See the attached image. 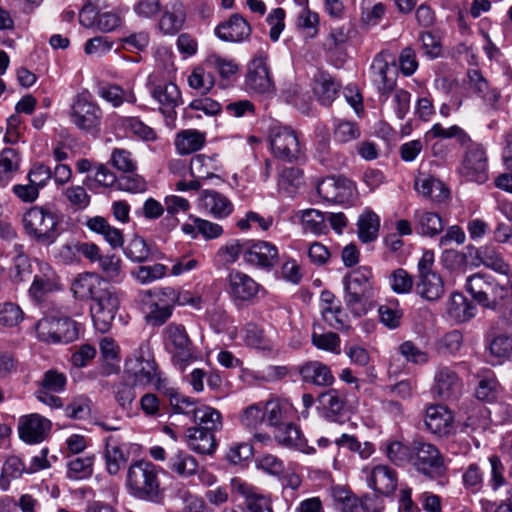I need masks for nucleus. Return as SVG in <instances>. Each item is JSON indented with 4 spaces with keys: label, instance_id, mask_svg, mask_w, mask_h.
<instances>
[{
    "label": "nucleus",
    "instance_id": "1",
    "mask_svg": "<svg viewBox=\"0 0 512 512\" xmlns=\"http://www.w3.org/2000/svg\"><path fill=\"white\" fill-rule=\"evenodd\" d=\"M344 301L348 310L356 317L365 315L368 302L375 294L372 269L359 266L348 272L343 278Z\"/></svg>",
    "mask_w": 512,
    "mask_h": 512
},
{
    "label": "nucleus",
    "instance_id": "2",
    "mask_svg": "<svg viewBox=\"0 0 512 512\" xmlns=\"http://www.w3.org/2000/svg\"><path fill=\"white\" fill-rule=\"evenodd\" d=\"M125 484L128 493L136 499L157 502L161 498L159 469L150 461L137 460L131 463Z\"/></svg>",
    "mask_w": 512,
    "mask_h": 512
},
{
    "label": "nucleus",
    "instance_id": "3",
    "mask_svg": "<svg viewBox=\"0 0 512 512\" xmlns=\"http://www.w3.org/2000/svg\"><path fill=\"white\" fill-rule=\"evenodd\" d=\"M22 222L27 235L41 245L53 244L60 235L58 216L49 208H29L24 213Z\"/></svg>",
    "mask_w": 512,
    "mask_h": 512
},
{
    "label": "nucleus",
    "instance_id": "4",
    "mask_svg": "<svg viewBox=\"0 0 512 512\" xmlns=\"http://www.w3.org/2000/svg\"><path fill=\"white\" fill-rule=\"evenodd\" d=\"M509 284L500 283L486 273H475L466 280V289L485 308L495 309L508 294Z\"/></svg>",
    "mask_w": 512,
    "mask_h": 512
},
{
    "label": "nucleus",
    "instance_id": "5",
    "mask_svg": "<svg viewBox=\"0 0 512 512\" xmlns=\"http://www.w3.org/2000/svg\"><path fill=\"white\" fill-rule=\"evenodd\" d=\"M69 117L79 130L97 135L101 130L103 112L88 93L78 94L71 104Z\"/></svg>",
    "mask_w": 512,
    "mask_h": 512
},
{
    "label": "nucleus",
    "instance_id": "6",
    "mask_svg": "<svg viewBox=\"0 0 512 512\" xmlns=\"http://www.w3.org/2000/svg\"><path fill=\"white\" fill-rule=\"evenodd\" d=\"M434 262V253L426 250L423 252L417 265L418 276L415 292L427 301H437L445 292L442 277L433 270Z\"/></svg>",
    "mask_w": 512,
    "mask_h": 512
},
{
    "label": "nucleus",
    "instance_id": "7",
    "mask_svg": "<svg viewBox=\"0 0 512 512\" xmlns=\"http://www.w3.org/2000/svg\"><path fill=\"white\" fill-rule=\"evenodd\" d=\"M124 374L133 386L154 384L158 391L166 388V379L161 377L154 359L145 358L142 351L125 361Z\"/></svg>",
    "mask_w": 512,
    "mask_h": 512
},
{
    "label": "nucleus",
    "instance_id": "8",
    "mask_svg": "<svg viewBox=\"0 0 512 512\" xmlns=\"http://www.w3.org/2000/svg\"><path fill=\"white\" fill-rule=\"evenodd\" d=\"M122 295L121 291L106 284L93 299L90 312L94 326L99 332L106 333L111 328L120 307Z\"/></svg>",
    "mask_w": 512,
    "mask_h": 512
},
{
    "label": "nucleus",
    "instance_id": "9",
    "mask_svg": "<svg viewBox=\"0 0 512 512\" xmlns=\"http://www.w3.org/2000/svg\"><path fill=\"white\" fill-rule=\"evenodd\" d=\"M40 341L49 344L70 343L78 338L77 323L69 317L46 316L36 324Z\"/></svg>",
    "mask_w": 512,
    "mask_h": 512
},
{
    "label": "nucleus",
    "instance_id": "10",
    "mask_svg": "<svg viewBox=\"0 0 512 512\" xmlns=\"http://www.w3.org/2000/svg\"><path fill=\"white\" fill-rule=\"evenodd\" d=\"M411 463L418 472L430 478L441 477L446 472L444 459L439 449L422 439L412 441Z\"/></svg>",
    "mask_w": 512,
    "mask_h": 512
},
{
    "label": "nucleus",
    "instance_id": "11",
    "mask_svg": "<svg viewBox=\"0 0 512 512\" xmlns=\"http://www.w3.org/2000/svg\"><path fill=\"white\" fill-rule=\"evenodd\" d=\"M165 347L172 355V362L181 371L194 360L193 343L182 324L170 323L163 331Z\"/></svg>",
    "mask_w": 512,
    "mask_h": 512
},
{
    "label": "nucleus",
    "instance_id": "12",
    "mask_svg": "<svg viewBox=\"0 0 512 512\" xmlns=\"http://www.w3.org/2000/svg\"><path fill=\"white\" fill-rule=\"evenodd\" d=\"M269 143L273 155L286 162L298 161L302 149L296 132L290 127L273 124L269 127Z\"/></svg>",
    "mask_w": 512,
    "mask_h": 512
},
{
    "label": "nucleus",
    "instance_id": "13",
    "mask_svg": "<svg viewBox=\"0 0 512 512\" xmlns=\"http://www.w3.org/2000/svg\"><path fill=\"white\" fill-rule=\"evenodd\" d=\"M463 156L459 173L468 181L484 183L488 179V157L485 148L472 141Z\"/></svg>",
    "mask_w": 512,
    "mask_h": 512
},
{
    "label": "nucleus",
    "instance_id": "14",
    "mask_svg": "<svg viewBox=\"0 0 512 512\" xmlns=\"http://www.w3.org/2000/svg\"><path fill=\"white\" fill-rule=\"evenodd\" d=\"M19 438L30 445L46 440L52 430L50 419L38 413L23 415L18 420Z\"/></svg>",
    "mask_w": 512,
    "mask_h": 512
},
{
    "label": "nucleus",
    "instance_id": "15",
    "mask_svg": "<svg viewBox=\"0 0 512 512\" xmlns=\"http://www.w3.org/2000/svg\"><path fill=\"white\" fill-rule=\"evenodd\" d=\"M373 83L382 96L394 91L396 85V70L394 59L388 52H380L373 59L371 65Z\"/></svg>",
    "mask_w": 512,
    "mask_h": 512
},
{
    "label": "nucleus",
    "instance_id": "16",
    "mask_svg": "<svg viewBox=\"0 0 512 512\" xmlns=\"http://www.w3.org/2000/svg\"><path fill=\"white\" fill-rule=\"evenodd\" d=\"M317 192L328 202L345 204L353 200L355 185L344 176H328L318 184Z\"/></svg>",
    "mask_w": 512,
    "mask_h": 512
},
{
    "label": "nucleus",
    "instance_id": "17",
    "mask_svg": "<svg viewBox=\"0 0 512 512\" xmlns=\"http://www.w3.org/2000/svg\"><path fill=\"white\" fill-rule=\"evenodd\" d=\"M424 423L426 429L439 438H447L454 434V416L444 405L434 404L427 407Z\"/></svg>",
    "mask_w": 512,
    "mask_h": 512
},
{
    "label": "nucleus",
    "instance_id": "18",
    "mask_svg": "<svg viewBox=\"0 0 512 512\" xmlns=\"http://www.w3.org/2000/svg\"><path fill=\"white\" fill-rule=\"evenodd\" d=\"M462 387V380L452 367L443 365L437 367L432 391L438 398L457 399L462 392Z\"/></svg>",
    "mask_w": 512,
    "mask_h": 512
},
{
    "label": "nucleus",
    "instance_id": "19",
    "mask_svg": "<svg viewBox=\"0 0 512 512\" xmlns=\"http://www.w3.org/2000/svg\"><path fill=\"white\" fill-rule=\"evenodd\" d=\"M279 260L278 248L267 241L247 243L244 250V261L248 265L263 270H271Z\"/></svg>",
    "mask_w": 512,
    "mask_h": 512
},
{
    "label": "nucleus",
    "instance_id": "20",
    "mask_svg": "<svg viewBox=\"0 0 512 512\" xmlns=\"http://www.w3.org/2000/svg\"><path fill=\"white\" fill-rule=\"evenodd\" d=\"M150 93L159 103L160 112L166 118L174 120L176 117L175 108L182 103L181 92L173 82L162 81L150 84Z\"/></svg>",
    "mask_w": 512,
    "mask_h": 512
},
{
    "label": "nucleus",
    "instance_id": "21",
    "mask_svg": "<svg viewBox=\"0 0 512 512\" xmlns=\"http://www.w3.org/2000/svg\"><path fill=\"white\" fill-rule=\"evenodd\" d=\"M246 86L249 90L259 94L273 91L274 82L265 56H256L250 62L246 75Z\"/></svg>",
    "mask_w": 512,
    "mask_h": 512
},
{
    "label": "nucleus",
    "instance_id": "22",
    "mask_svg": "<svg viewBox=\"0 0 512 512\" xmlns=\"http://www.w3.org/2000/svg\"><path fill=\"white\" fill-rule=\"evenodd\" d=\"M227 279V291L233 301L237 303L252 301L261 289L260 284L252 277L238 270H232Z\"/></svg>",
    "mask_w": 512,
    "mask_h": 512
},
{
    "label": "nucleus",
    "instance_id": "23",
    "mask_svg": "<svg viewBox=\"0 0 512 512\" xmlns=\"http://www.w3.org/2000/svg\"><path fill=\"white\" fill-rule=\"evenodd\" d=\"M298 373L303 383L316 387H330L335 382L331 368L321 361L311 360L298 367Z\"/></svg>",
    "mask_w": 512,
    "mask_h": 512
},
{
    "label": "nucleus",
    "instance_id": "24",
    "mask_svg": "<svg viewBox=\"0 0 512 512\" xmlns=\"http://www.w3.org/2000/svg\"><path fill=\"white\" fill-rule=\"evenodd\" d=\"M216 36L224 42H242L251 34L250 24L238 13L215 28Z\"/></svg>",
    "mask_w": 512,
    "mask_h": 512
},
{
    "label": "nucleus",
    "instance_id": "25",
    "mask_svg": "<svg viewBox=\"0 0 512 512\" xmlns=\"http://www.w3.org/2000/svg\"><path fill=\"white\" fill-rule=\"evenodd\" d=\"M414 188L422 197L436 203L444 202L450 194L449 189L442 181L421 171L415 177Z\"/></svg>",
    "mask_w": 512,
    "mask_h": 512
},
{
    "label": "nucleus",
    "instance_id": "26",
    "mask_svg": "<svg viewBox=\"0 0 512 512\" xmlns=\"http://www.w3.org/2000/svg\"><path fill=\"white\" fill-rule=\"evenodd\" d=\"M321 313L324 321L332 328L342 330L347 327V315L343 311L341 302L336 296L324 290L320 295Z\"/></svg>",
    "mask_w": 512,
    "mask_h": 512
},
{
    "label": "nucleus",
    "instance_id": "27",
    "mask_svg": "<svg viewBox=\"0 0 512 512\" xmlns=\"http://www.w3.org/2000/svg\"><path fill=\"white\" fill-rule=\"evenodd\" d=\"M199 208L216 219L228 217L233 211L232 202L215 190H203L199 197Z\"/></svg>",
    "mask_w": 512,
    "mask_h": 512
},
{
    "label": "nucleus",
    "instance_id": "28",
    "mask_svg": "<svg viewBox=\"0 0 512 512\" xmlns=\"http://www.w3.org/2000/svg\"><path fill=\"white\" fill-rule=\"evenodd\" d=\"M59 289L58 276L48 265L41 268V273L34 276L29 288L30 297L37 303H41L45 296Z\"/></svg>",
    "mask_w": 512,
    "mask_h": 512
},
{
    "label": "nucleus",
    "instance_id": "29",
    "mask_svg": "<svg viewBox=\"0 0 512 512\" xmlns=\"http://www.w3.org/2000/svg\"><path fill=\"white\" fill-rule=\"evenodd\" d=\"M186 21V11L181 2H174L170 9L163 8L158 20V29L164 35H175L183 27Z\"/></svg>",
    "mask_w": 512,
    "mask_h": 512
},
{
    "label": "nucleus",
    "instance_id": "30",
    "mask_svg": "<svg viewBox=\"0 0 512 512\" xmlns=\"http://www.w3.org/2000/svg\"><path fill=\"white\" fill-rule=\"evenodd\" d=\"M187 446L198 454H212L217 446L215 433L198 427H189L184 435Z\"/></svg>",
    "mask_w": 512,
    "mask_h": 512
},
{
    "label": "nucleus",
    "instance_id": "31",
    "mask_svg": "<svg viewBox=\"0 0 512 512\" xmlns=\"http://www.w3.org/2000/svg\"><path fill=\"white\" fill-rule=\"evenodd\" d=\"M368 482L378 494L389 496L396 490L397 474L392 468L379 465L372 469Z\"/></svg>",
    "mask_w": 512,
    "mask_h": 512
},
{
    "label": "nucleus",
    "instance_id": "32",
    "mask_svg": "<svg viewBox=\"0 0 512 512\" xmlns=\"http://www.w3.org/2000/svg\"><path fill=\"white\" fill-rule=\"evenodd\" d=\"M106 282L97 274H80L72 283L74 295L81 300L94 299L106 286Z\"/></svg>",
    "mask_w": 512,
    "mask_h": 512
},
{
    "label": "nucleus",
    "instance_id": "33",
    "mask_svg": "<svg viewBox=\"0 0 512 512\" xmlns=\"http://www.w3.org/2000/svg\"><path fill=\"white\" fill-rule=\"evenodd\" d=\"M340 84L329 74L319 72L314 78L313 91L318 102L328 107L336 99Z\"/></svg>",
    "mask_w": 512,
    "mask_h": 512
},
{
    "label": "nucleus",
    "instance_id": "34",
    "mask_svg": "<svg viewBox=\"0 0 512 512\" xmlns=\"http://www.w3.org/2000/svg\"><path fill=\"white\" fill-rule=\"evenodd\" d=\"M167 467L181 478H189L199 471V463L196 458L183 450H177L169 456Z\"/></svg>",
    "mask_w": 512,
    "mask_h": 512
},
{
    "label": "nucleus",
    "instance_id": "35",
    "mask_svg": "<svg viewBox=\"0 0 512 512\" xmlns=\"http://www.w3.org/2000/svg\"><path fill=\"white\" fill-rule=\"evenodd\" d=\"M476 255L484 266L506 275L508 277L507 284H509V289L512 290V272L510 271V266L494 247L488 245L481 246L477 250Z\"/></svg>",
    "mask_w": 512,
    "mask_h": 512
},
{
    "label": "nucleus",
    "instance_id": "36",
    "mask_svg": "<svg viewBox=\"0 0 512 512\" xmlns=\"http://www.w3.org/2000/svg\"><path fill=\"white\" fill-rule=\"evenodd\" d=\"M469 88L480 97L487 105L495 107L500 99V92L496 88H491L487 80L479 70L468 71Z\"/></svg>",
    "mask_w": 512,
    "mask_h": 512
},
{
    "label": "nucleus",
    "instance_id": "37",
    "mask_svg": "<svg viewBox=\"0 0 512 512\" xmlns=\"http://www.w3.org/2000/svg\"><path fill=\"white\" fill-rule=\"evenodd\" d=\"M476 307L462 294L454 292L447 302V314L456 323H464L475 316Z\"/></svg>",
    "mask_w": 512,
    "mask_h": 512
},
{
    "label": "nucleus",
    "instance_id": "38",
    "mask_svg": "<svg viewBox=\"0 0 512 512\" xmlns=\"http://www.w3.org/2000/svg\"><path fill=\"white\" fill-rule=\"evenodd\" d=\"M206 143V134L196 129L178 132L175 137V148L180 155H189L200 150Z\"/></svg>",
    "mask_w": 512,
    "mask_h": 512
},
{
    "label": "nucleus",
    "instance_id": "39",
    "mask_svg": "<svg viewBox=\"0 0 512 512\" xmlns=\"http://www.w3.org/2000/svg\"><path fill=\"white\" fill-rule=\"evenodd\" d=\"M414 224L416 231L427 237H434L441 233L444 223L440 215L426 210H417L414 213Z\"/></svg>",
    "mask_w": 512,
    "mask_h": 512
},
{
    "label": "nucleus",
    "instance_id": "40",
    "mask_svg": "<svg viewBox=\"0 0 512 512\" xmlns=\"http://www.w3.org/2000/svg\"><path fill=\"white\" fill-rule=\"evenodd\" d=\"M87 227L104 237L112 248L121 247L124 243L122 231L111 226L108 221L101 216H95L87 220Z\"/></svg>",
    "mask_w": 512,
    "mask_h": 512
},
{
    "label": "nucleus",
    "instance_id": "41",
    "mask_svg": "<svg viewBox=\"0 0 512 512\" xmlns=\"http://www.w3.org/2000/svg\"><path fill=\"white\" fill-rule=\"evenodd\" d=\"M97 94L113 107H120L124 102L135 104L137 98L132 90H124L117 84L106 83L100 85Z\"/></svg>",
    "mask_w": 512,
    "mask_h": 512
},
{
    "label": "nucleus",
    "instance_id": "42",
    "mask_svg": "<svg viewBox=\"0 0 512 512\" xmlns=\"http://www.w3.org/2000/svg\"><path fill=\"white\" fill-rule=\"evenodd\" d=\"M275 440L284 447L310 452L306 450V440L302 437L300 429L293 423L279 426L275 431Z\"/></svg>",
    "mask_w": 512,
    "mask_h": 512
},
{
    "label": "nucleus",
    "instance_id": "43",
    "mask_svg": "<svg viewBox=\"0 0 512 512\" xmlns=\"http://www.w3.org/2000/svg\"><path fill=\"white\" fill-rule=\"evenodd\" d=\"M318 402L325 410L326 417L335 420L344 410L346 397L340 390L331 388L318 396Z\"/></svg>",
    "mask_w": 512,
    "mask_h": 512
},
{
    "label": "nucleus",
    "instance_id": "44",
    "mask_svg": "<svg viewBox=\"0 0 512 512\" xmlns=\"http://www.w3.org/2000/svg\"><path fill=\"white\" fill-rule=\"evenodd\" d=\"M207 68L209 67L205 65V62L202 65L195 66L187 78L189 87L198 91L201 95L208 94L215 85V77L207 71Z\"/></svg>",
    "mask_w": 512,
    "mask_h": 512
},
{
    "label": "nucleus",
    "instance_id": "45",
    "mask_svg": "<svg viewBox=\"0 0 512 512\" xmlns=\"http://www.w3.org/2000/svg\"><path fill=\"white\" fill-rule=\"evenodd\" d=\"M334 505L340 512H360L361 501L350 489L344 486H334L331 489Z\"/></svg>",
    "mask_w": 512,
    "mask_h": 512
},
{
    "label": "nucleus",
    "instance_id": "46",
    "mask_svg": "<svg viewBox=\"0 0 512 512\" xmlns=\"http://www.w3.org/2000/svg\"><path fill=\"white\" fill-rule=\"evenodd\" d=\"M195 427L216 432L222 428V415L213 407L200 405L193 417Z\"/></svg>",
    "mask_w": 512,
    "mask_h": 512
},
{
    "label": "nucleus",
    "instance_id": "47",
    "mask_svg": "<svg viewBox=\"0 0 512 512\" xmlns=\"http://www.w3.org/2000/svg\"><path fill=\"white\" fill-rule=\"evenodd\" d=\"M95 455L72 457L67 462V477L72 480L88 479L93 474Z\"/></svg>",
    "mask_w": 512,
    "mask_h": 512
},
{
    "label": "nucleus",
    "instance_id": "48",
    "mask_svg": "<svg viewBox=\"0 0 512 512\" xmlns=\"http://www.w3.org/2000/svg\"><path fill=\"white\" fill-rule=\"evenodd\" d=\"M105 460L110 475H116L126 462V456L113 436L105 439Z\"/></svg>",
    "mask_w": 512,
    "mask_h": 512
},
{
    "label": "nucleus",
    "instance_id": "49",
    "mask_svg": "<svg viewBox=\"0 0 512 512\" xmlns=\"http://www.w3.org/2000/svg\"><path fill=\"white\" fill-rule=\"evenodd\" d=\"M358 237L363 243L374 241L378 237L380 228V218L373 211H366L359 216Z\"/></svg>",
    "mask_w": 512,
    "mask_h": 512
},
{
    "label": "nucleus",
    "instance_id": "50",
    "mask_svg": "<svg viewBox=\"0 0 512 512\" xmlns=\"http://www.w3.org/2000/svg\"><path fill=\"white\" fill-rule=\"evenodd\" d=\"M217 166L214 157L205 154H197L190 161V175L199 180H207L215 177Z\"/></svg>",
    "mask_w": 512,
    "mask_h": 512
},
{
    "label": "nucleus",
    "instance_id": "51",
    "mask_svg": "<svg viewBox=\"0 0 512 512\" xmlns=\"http://www.w3.org/2000/svg\"><path fill=\"white\" fill-rule=\"evenodd\" d=\"M119 122L122 127L128 129L135 137L145 142H155L158 139L156 130L138 117H121Z\"/></svg>",
    "mask_w": 512,
    "mask_h": 512
},
{
    "label": "nucleus",
    "instance_id": "52",
    "mask_svg": "<svg viewBox=\"0 0 512 512\" xmlns=\"http://www.w3.org/2000/svg\"><path fill=\"white\" fill-rule=\"evenodd\" d=\"M20 156L13 148H5L0 153V182L7 184L19 169Z\"/></svg>",
    "mask_w": 512,
    "mask_h": 512
},
{
    "label": "nucleus",
    "instance_id": "53",
    "mask_svg": "<svg viewBox=\"0 0 512 512\" xmlns=\"http://www.w3.org/2000/svg\"><path fill=\"white\" fill-rule=\"evenodd\" d=\"M205 65L218 72L222 79H231L239 71L238 64L229 58L212 53L205 59Z\"/></svg>",
    "mask_w": 512,
    "mask_h": 512
},
{
    "label": "nucleus",
    "instance_id": "54",
    "mask_svg": "<svg viewBox=\"0 0 512 512\" xmlns=\"http://www.w3.org/2000/svg\"><path fill=\"white\" fill-rule=\"evenodd\" d=\"M426 137L450 139L455 138L461 146H467L471 142L470 136L459 126L453 125L444 128L437 123L427 132Z\"/></svg>",
    "mask_w": 512,
    "mask_h": 512
},
{
    "label": "nucleus",
    "instance_id": "55",
    "mask_svg": "<svg viewBox=\"0 0 512 512\" xmlns=\"http://www.w3.org/2000/svg\"><path fill=\"white\" fill-rule=\"evenodd\" d=\"M303 184V172L296 167L284 168L278 178V187L288 195H293Z\"/></svg>",
    "mask_w": 512,
    "mask_h": 512
},
{
    "label": "nucleus",
    "instance_id": "56",
    "mask_svg": "<svg viewBox=\"0 0 512 512\" xmlns=\"http://www.w3.org/2000/svg\"><path fill=\"white\" fill-rule=\"evenodd\" d=\"M387 458L397 466H404L411 463L412 443L406 445L400 441H389L385 447Z\"/></svg>",
    "mask_w": 512,
    "mask_h": 512
},
{
    "label": "nucleus",
    "instance_id": "57",
    "mask_svg": "<svg viewBox=\"0 0 512 512\" xmlns=\"http://www.w3.org/2000/svg\"><path fill=\"white\" fill-rule=\"evenodd\" d=\"M165 393L169 396L171 408L175 413L192 415L194 417L195 411H198V402L188 396L179 394L173 389L165 388Z\"/></svg>",
    "mask_w": 512,
    "mask_h": 512
},
{
    "label": "nucleus",
    "instance_id": "58",
    "mask_svg": "<svg viewBox=\"0 0 512 512\" xmlns=\"http://www.w3.org/2000/svg\"><path fill=\"white\" fill-rule=\"evenodd\" d=\"M289 403L279 399H272L263 403V410L265 419L269 425L279 427L282 426V421L287 417Z\"/></svg>",
    "mask_w": 512,
    "mask_h": 512
},
{
    "label": "nucleus",
    "instance_id": "59",
    "mask_svg": "<svg viewBox=\"0 0 512 512\" xmlns=\"http://www.w3.org/2000/svg\"><path fill=\"white\" fill-rule=\"evenodd\" d=\"M303 228L313 234L320 235L327 232L326 216L319 210L306 209L301 212Z\"/></svg>",
    "mask_w": 512,
    "mask_h": 512
},
{
    "label": "nucleus",
    "instance_id": "60",
    "mask_svg": "<svg viewBox=\"0 0 512 512\" xmlns=\"http://www.w3.org/2000/svg\"><path fill=\"white\" fill-rule=\"evenodd\" d=\"M67 377L64 373L55 369L47 370L41 380L37 382V389L48 392L60 393L65 390Z\"/></svg>",
    "mask_w": 512,
    "mask_h": 512
},
{
    "label": "nucleus",
    "instance_id": "61",
    "mask_svg": "<svg viewBox=\"0 0 512 512\" xmlns=\"http://www.w3.org/2000/svg\"><path fill=\"white\" fill-rule=\"evenodd\" d=\"M378 313L381 323L389 329H395L400 326L403 312L397 300L381 305Z\"/></svg>",
    "mask_w": 512,
    "mask_h": 512
},
{
    "label": "nucleus",
    "instance_id": "62",
    "mask_svg": "<svg viewBox=\"0 0 512 512\" xmlns=\"http://www.w3.org/2000/svg\"><path fill=\"white\" fill-rule=\"evenodd\" d=\"M132 11L141 20L155 19L163 11L161 0H136Z\"/></svg>",
    "mask_w": 512,
    "mask_h": 512
},
{
    "label": "nucleus",
    "instance_id": "63",
    "mask_svg": "<svg viewBox=\"0 0 512 512\" xmlns=\"http://www.w3.org/2000/svg\"><path fill=\"white\" fill-rule=\"evenodd\" d=\"M124 254L131 261L142 263L149 259L151 250L143 238L135 236L124 248Z\"/></svg>",
    "mask_w": 512,
    "mask_h": 512
},
{
    "label": "nucleus",
    "instance_id": "64",
    "mask_svg": "<svg viewBox=\"0 0 512 512\" xmlns=\"http://www.w3.org/2000/svg\"><path fill=\"white\" fill-rule=\"evenodd\" d=\"M499 386V382L493 374L484 376L478 382L475 395L479 400L493 402L497 399Z\"/></svg>",
    "mask_w": 512,
    "mask_h": 512
}]
</instances>
